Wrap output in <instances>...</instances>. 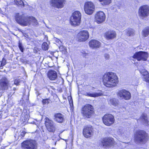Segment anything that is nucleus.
Listing matches in <instances>:
<instances>
[{
	"label": "nucleus",
	"instance_id": "obj_1",
	"mask_svg": "<svg viewBox=\"0 0 149 149\" xmlns=\"http://www.w3.org/2000/svg\"><path fill=\"white\" fill-rule=\"evenodd\" d=\"M102 79L104 85L107 87L115 86L118 82L117 76L115 73L112 72L105 73L103 76Z\"/></svg>",
	"mask_w": 149,
	"mask_h": 149
},
{
	"label": "nucleus",
	"instance_id": "obj_2",
	"mask_svg": "<svg viewBox=\"0 0 149 149\" xmlns=\"http://www.w3.org/2000/svg\"><path fill=\"white\" fill-rule=\"evenodd\" d=\"M149 139L148 134L144 130H137L134 134V139L136 143L144 144L148 141Z\"/></svg>",
	"mask_w": 149,
	"mask_h": 149
},
{
	"label": "nucleus",
	"instance_id": "obj_3",
	"mask_svg": "<svg viewBox=\"0 0 149 149\" xmlns=\"http://www.w3.org/2000/svg\"><path fill=\"white\" fill-rule=\"evenodd\" d=\"M15 20L19 24L24 26L29 25L31 24L30 17L26 16L24 15L18 13L15 16Z\"/></svg>",
	"mask_w": 149,
	"mask_h": 149
},
{
	"label": "nucleus",
	"instance_id": "obj_4",
	"mask_svg": "<svg viewBox=\"0 0 149 149\" xmlns=\"http://www.w3.org/2000/svg\"><path fill=\"white\" fill-rule=\"evenodd\" d=\"M81 14L79 11H74L72 14L70 19V23L71 25H79L81 22Z\"/></svg>",
	"mask_w": 149,
	"mask_h": 149
},
{
	"label": "nucleus",
	"instance_id": "obj_5",
	"mask_svg": "<svg viewBox=\"0 0 149 149\" xmlns=\"http://www.w3.org/2000/svg\"><path fill=\"white\" fill-rule=\"evenodd\" d=\"M94 113L93 107L90 104L85 105L82 109L81 113L83 116L85 118H90Z\"/></svg>",
	"mask_w": 149,
	"mask_h": 149
},
{
	"label": "nucleus",
	"instance_id": "obj_6",
	"mask_svg": "<svg viewBox=\"0 0 149 149\" xmlns=\"http://www.w3.org/2000/svg\"><path fill=\"white\" fill-rule=\"evenodd\" d=\"M95 8L94 3L91 1H87L84 3V9L85 12L88 15H91L94 13Z\"/></svg>",
	"mask_w": 149,
	"mask_h": 149
},
{
	"label": "nucleus",
	"instance_id": "obj_7",
	"mask_svg": "<svg viewBox=\"0 0 149 149\" xmlns=\"http://www.w3.org/2000/svg\"><path fill=\"white\" fill-rule=\"evenodd\" d=\"M23 149H37L36 142L33 140H27L22 143Z\"/></svg>",
	"mask_w": 149,
	"mask_h": 149
},
{
	"label": "nucleus",
	"instance_id": "obj_8",
	"mask_svg": "<svg viewBox=\"0 0 149 149\" xmlns=\"http://www.w3.org/2000/svg\"><path fill=\"white\" fill-rule=\"evenodd\" d=\"M148 57L147 52L141 51L135 52L132 56L134 58L139 61H146L147 60Z\"/></svg>",
	"mask_w": 149,
	"mask_h": 149
},
{
	"label": "nucleus",
	"instance_id": "obj_9",
	"mask_svg": "<svg viewBox=\"0 0 149 149\" xmlns=\"http://www.w3.org/2000/svg\"><path fill=\"white\" fill-rule=\"evenodd\" d=\"M139 16L143 19L149 15V7L147 5H143L140 7L138 10Z\"/></svg>",
	"mask_w": 149,
	"mask_h": 149
},
{
	"label": "nucleus",
	"instance_id": "obj_10",
	"mask_svg": "<svg viewBox=\"0 0 149 149\" xmlns=\"http://www.w3.org/2000/svg\"><path fill=\"white\" fill-rule=\"evenodd\" d=\"M89 38L88 31L85 30L81 31L77 34V39L78 41L84 42L86 41Z\"/></svg>",
	"mask_w": 149,
	"mask_h": 149
},
{
	"label": "nucleus",
	"instance_id": "obj_11",
	"mask_svg": "<svg viewBox=\"0 0 149 149\" xmlns=\"http://www.w3.org/2000/svg\"><path fill=\"white\" fill-rule=\"evenodd\" d=\"M65 2V0H50V4L54 7L61 8L64 6Z\"/></svg>",
	"mask_w": 149,
	"mask_h": 149
},
{
	"label": "nucleus",
	"instance_id": "obj_12",
	"mask_svg": "<svg viewBox=\"0 0 149 149\" xmlns=\"http://www.w3.org/2000/svg\"><path fill=\"white\" fill-rule=\"evenodd\" d=\"M104 124L107 126H110L114 122V117L111 114H107L104 115L102 118Z\"/></svg>",
	"mask_w": 149,
	"mask_h": 149
},
{
	"label": "nucleus",
	"instance_id": "obj_13",
	"mask_svg": "<svg viewBox=\"0 0 149 149\" xmlns=\"http://www.w3.org/2000/svg\"><path fill=\"white\" fill-rule=\"evenodd\" d=\"M45 120V125L47 130L50 132H54L55 131L56 128L54 125L53 121L47 117H46Z\"/></svg>",
	"mask_w": 149,
	"mask_h": 149
},
{
	"label": "nucleus",
	"instance_id": "obj_14",
	"mask_svg": "<svg viewBox=\"0 0 149 149\" xmlns=\"http://www.w3.org/2000/svg\"><path fill=\"white\" fill-rule=\"evenodd\" d=\"M93 128L92 126H86L83 129V134L85 138H89L93 135Z\"/></svg>",
	"mask_w": 149,
	"mask_h": 149
},
{
	"label": "nucleus",
	"instance_id": "obj_15",
	"mask_svg": "<svg viewBox=\"0 0 149 149\" xmlns=\"http://www.w3.org/2000/svg\"><path fill=\"white\" fill-rule=\"evenodd\" d=\"M105 14L103 12H98L95 15V22L98 24L101 23L105 21Z\"/></svg>",
	"mask_w": 149,
	"mask_h": 149
},
{
	"label": "nucleus",
	"instance_id": "obj_16",
	"mask_svg": "<svg viewBox=\"0 0 149 149\" xmlns=\"http://www.w3.org/2000/svg\"><path fill=\"white\" fill-rule=\"evenodd\" d=\"M130 93L124 89L120 91L118 93V95L121 99L128 100L130 97Z\"/></svg>",
	"mask_w": 149,
	"mask_h": 149
},
{
	"label": "nucleus",
	"instance_id": "obj_17",
	"mask_svg": "<svg viewBox=\"0 0 149 149\" xmlns=\"http://www.w3.org/2000/svg\"><path fill=\"white\" fill-rule=\"evenodd\" d=\"M103 146L108 147L112 146L114 143L113 138L111 137H106L103 138L101 141Z\"/></svg>",
	"mask_w": 149,
	"mask_h": 149
},
{
	"label": "nucleus",
	"instance_id": "obj_18",
	"mask_svg": "<svg viewBox=\"0 0 149 149\" xmlns=\"http://www.w3.org/2000/svg\"><path fill=\"white\" fill-rule=\"evenodd\" d=\"M8 81L5 77L2 78L0 80V89L5 90L8 88Z\"/></svg>",
	"mask_w": 149,
	"mask_h": 149
},
{
	"label": "nucleus",
	"instance_id": "obj_19",
	"mask_svg": "<svg viewBox=\"0 0 149 149\" xmlns=\"http://www.w3.org/2000/svg\"><path fill=\"white\" fill-rule=\"evenodd\" d=\"M105 38L107 40H111L116 37V32L113 30H109L105 33Z\"/></svg>",
	"mask_w": 149,
	"mask_h": 149
},
{
	"label": "nucleus",
	"instance_id": "obj_20",
	"mask_svg": "<svg viewBox=\"0 0 149 149\" xmlns=\"http://www.w3.org/2000/svg\"><path fill=\"white\" fill-rule=\"evenodd\" d=\"M54 121L59 123H62L64 120L63 116L61 113H58L54 114Z\"/></svg>",
	"mask_w": 149,
	"mask_h": 149
},
{
	"label": "nucleus",
	"instance_id": "obj_21",
	"mask_svg": "<svg viewBox=\"0 0 149 149\" xmlns=\"http://www.w3.org/2000/svg\"><path fill=\"white\" fill-rule=\"evenodd\" d=\"M47 76L49 79L52 80H55L57 77V73L54 70H51L49 71Z\"/></svg>",
	"mask_w": 149,
	"mask_h": 149
},
{
	"label": "nucleus",
	"instance_id": "obj_22",
	"mask_svg": "<svg viewBox=\"0 0 149 149\" xmlns=\"http://www.w3.org/2000/svg\"><path fill=\"white\" fill-rule=\"evenodd\" d=\"M90 47H100L101 45V43L97 40H92L89 42Z\"/></svg>",
	"mask_w": 149,
	"mask_h": 149
},
{
	"label": "nucleus",
	"instance_id": "obj_23",
	"mask_svg": "<svg viewBox=\"0 0 149 149\" xmlns=\"http://www.w3.org/2000/svg\"><path fill=\"white\" fill-rule=\"evenodd\" d=\"M103 95V94L101 93H86L84 94L86 96L93 97H96L102 96Z\"/></svg>",
	"mask_w": 149,
	"mask_h": 149
},
{
	"label": "nucleus",
	"instance_id": "obj_24",
	"mask_svg": "<svg viewBox=\"0 0 149 149\" xmlns=\"http://www.w3.org/2000/svg\"><path fill=\"white\" fill-rule=\"evenodd\" d=\"M142 32V35L144 37H145L147 36L149 34V26L146 27L143 30Z\"/></svg>",
	"mask_w": 149,
	"mask_h": 149
},
{
	"label": "nucleus",
	"instance_id": "obj_25",
	"mask_svg": "<svg viewBox=\"0 0 149 149\" xmlns=\"http://www.w3.org/2000/svg\"><path fill=\"white\" fill-rule=\"evenodd\" d=\"M142 119L144 120L145 123L146 125L149 124V122L148 119L147 115L145 114H143L141 116Z\"/></svg>",
	"mask_w": 149,
	"mask_h": 149
},
{
	"label": "nucleus",
	"instance_id": "obj_26",
	"mask_svg": "<svg viewBox=\"0 0 149 149\" xmlns=\"http://www.w3.org/2000/svg\"><path fill=\"white\" fill-rule=\"evenodd\" d=\"M15 2L18 6L24 7V3L22 0H15Z\"/></svg>",
	"mask_w": 149,
	"mask_h": 149
},
{
	"label": "nucleus",
	"instance_id": "obj_27",
	"mask_svg": "<svg viewBox=\"0 0 149 149\" xmlns=\"http://www.w3.org/2000/svg\"><path fill=\"white\" fill-rule=\"evenodd\" d=\"M99 1L103 5H108L111 2V0H99Z\"/></svg>",
	"mask_w": 149,
	"mask_h": 149
},
{
	"label": "nucleus",
	"instance_id": "obj_28",
	"mask_svg": "<svg viewBox=\"0 0 149 149\" xmlns=\"http://www.w3.org/2000/svg\"><path fill=\"white\" fill-rule=\"evenodd\" d=\"M110 103L113 105L116 106L118 104V100L115 98L112 99L110 100Z\"/></svg>",
	"mask_w": 149,
	"mask_h": 149
},
{
	"label": "nucleus",
	"instance_id": "obj_29",
	"mask_svg": "<svg viewBox=\"0 0 149 149\" xmlns=\"http://www.w3.org/2000/svg\"><path fill=\"white\" fill-rule=\"evenodd\" d=\"M31 24L33 23V25H37L38 24L37 21L33 17H30Z\"/></svg>",
	"mask_w": 149,
	"mask_h": 149
},
{
	"label": "nucleus",
	"instance_id": "obj_30",
	"mask_svg": "<svg viewBox=\"0 0 149 149\" xmlns=\"http://www.w3.org/2000/svg\"><path fill=\"white\" fill-rule=\"evenodd\" d=\"M51 100L49 98L43 99L42 101V103L43 105L48 104L51 102Z\"/></svg>",
	"mask_w": 149,
	"mask_h": 149
},
{
	"label": "nucleus",
	"instance_id": "obj_31",
	"mask_svg": "<svg viewBox=\"0 0 149 149\" xmlns=\"http://www.w3.org/2000/svg\"><path fill=\"white\" fill-rule=\"evenodd\" d=\"M60 52L64 54H66L67 52L66 47H59Z\"/></svg>",
	"mask_w": 149,
	"mask_h": 149
},
{
	"label": "nucleus",
	"instance_id": "obj_32",
	"mask_svg": "<svg viewBox=\"0 0 149 149\" xmlns=\"http://www.w3.org/2000/svg\"><path fill=\"white\" fill-rule=\"evenodd\" d=\"M118 133L123 137L124 136H125L126 135V132L125 130H120L118 132Z\"/></svg>",
	"mask_w": 149,
	"mask_h": 149
},
{
	"label": "nucleus",
	"instance_id": "obj_33",
	"mask_svg": "<svg viewBox=\"0 0 149 149\" xmlns=\"http://www.w3.org/2000/svg\"><path fill=\"white\" fill-rule=\"evenodd\" d=\"M145 81L149 83V74L146 75L144 78Z\"/></svg>",
	"mask_w": 149,
	"mask_h": 149
},
{
	"label": "nucleus",
	"instance_id": "obj_34",
	"mask_svg": "<svg viewBox=\"0 0 149 149\" xmlns=\"http://www.w3.org/2000/svg\"><path fill=\"white\" fill-rule=\"evenodd\" d=\"M104 56L106 60H108L110 58V55L107 54H104Z\"/></svg>",
	"mask_w": 149,
	"mask_h": 149
},
{
	"label": "nucleus",
	"instance_id": "obj_35",
	"mask_svg": "<svg viewBox=\"0 0 149 149\" xmlns=\"http://www.w3.org/2000/svg\"><path fill=\"white\" fill-rule=\"evenodd\" d=\"M40 50V49L38 48V47H34L33 51L35 53H38Z\"/></svg>",
	"mask_w": 149,
	"mask_h": 149
},
{
	"label": "nucleus",
	"instance_id": "obj_36",
	"mask_svg": "<svg viewBox=\"0 0 149 149\" xmlns=\"http://www.w3.org/2000/svg\"><path fill=\"white\" fill-rule=\"evenodd\" d=\"M6 60L5 59H3L1 63V66H4V65H5L6 64Z\"/></svg>",
	"mask_w": 149,
	"mask_h": 149
},
{
	"label": "nucleus",
	"instance_id": "obj_37",
	"mask_svg": "<svg viewBox=\"0 0 149 149\" xmlns=\"http://www.w3.org/2000/svg\"><path fill=\"white\" fill-rule=\"evenodd\" d=\"M81 53L82 54H83V56L85 57L86 58H87V57H86L88 55V54L87 53H86V52L84 51H83L82 52H81Z\"/></svg>",
	"mask_w": 149,
	"mask_h": 149
},
{
	"label": "nucleus",
	"instance_id": "obj_38",
	"mask_svg": "<svg viewBox=\"0 0 149 149\" xmlns=\"http://www.w3.org/2000/svg\"><path fill=\"white\" fill-rule=\"evenodd\" d=\"M19 83L20 82L19 80L17 79H16L15 80L14 84L15 85H16L17 86L18 85H19Z\"/></svg>",
	"mask_w": 149,
	"mask_h": 149
},
{
	"label": "nucleus",
	"instance_id": "obj_39",
	"mask_svg": "<svg viewBox=\"0 0 149 149\" xmlns=\"http://www.w3.org/2000/svg\"><path fill=\"white\" fill-rule=\"evenodd\" d=\"M26 133V132H25L24 131H22V132H21V134H20V136L21 135L22 136V137H24V136H25Z\"/></svg>",
	"mask_w": 149,
	"mask_h": 149
},
{
	"label": "nucleus",
	"instance_id": "obj_40",
	"mask_svg": "<svg viewBox=\"0 0 149 149\" xmlns=\"http://www.w3.org/2000/svg\"><path fill=\"white\" fill-rule=\"evenodd\" d=\"M49 46L47 43L44 42L42 44V47H48Z\"/></svg>",
	"mask_w": 149,
	"mask_h": 149
},
{
	"label": "nucleus",
	"instance_id": "obj_41",
	"mask_svg": "<svg viewBox=\"0 0 149 149\" xmlns=\"http://www.w3.org/2000/svg\"><path fill=\"white\" fill-rule=\"evenodd\" d=\"M125 32L127 33V35L130 36V30L129 29L127 30H126Z\"/></svg>",
	"mask_w": 149,
	"mask_h": 149
},
{
	"label": "nucleus",
	"instance_id": "obj_42",
	"mask_svg": "<svg viewBox=\"0 0 149 149\" xmlns=\"http://www.w3.org/2000/svg\"><path fill=\"white\" fill-rule=\"evenodd\" d=\"M43 50H46L48 49V47H41Z\"/></svg>",
	"mask_w": 149,
	"mask_h": 149
},
{
	"label": "nucleus",
	"instance_id": "obj_43",
	"mask_svg": "<svg viewBox=\"0 0 149 149\" xmlns=\"http://www.w3.org/2000/svg\"><path fill=\"white\" fill-rule=\"evenodd\" d=\"M19 49L22 52H23L24 51L23 47H19Z\"/></svg>",
	"mask_w": 149,
	"mask_h": 149
},
{
	"label": "nucleus",
	"instance_id": "obj_44",
	"mask_svg": "<svg viewBox=\"0 0 149 149\" xmlns=\"http://www.w3.org/2000/svg\"><path fill=\"white\" fill-rule=\"evenodd\" d=\"M45 40H48V37L47 36H45Z\"/></svg>",
	"mask_w": 149,
	"mask_h": 149
},
{
	"label": "nucleus",
	"instance_id": "obj_45",
	"mask_svg": "<svg viewBox=\"0 0 149 149\" xmlns=\"http://www.w3.org/2000/svg\"><path fill=\"white\" fill-rule=\"evenodd\" d=\"M22 44L21 43L19 42V44L18 47H22Z\"/></svg>",
	"mask_w": 149,
	"mask_h": 149
},
{
	"label": "nucleus",
	"instance_id": "obj_46",
	"mask_svg": "<svg viewBox=\"0 0 149 149\" xmlns=\"http://www.w3.org/2000/svg\"><path fill=\"white\" fill-rule=\"evenodd\" d=\"M16 89L15 88V87H13V90L15 91V90H16Z\"/></svg>",
	"mask_w": 149,
	"mask_h": 149
},
{
	"label": "nucleus",
	"instance_id": "obj_47",
	"mask_svg": "<svg viewBox=\"0 0 149 149\" xmlns=\"http://www.w3.org/2000/svg\"><path fill=\"white\" fill-rule=\"evenodd\" d=\"M131 34H132L131 32Z\"/></svg>",
	"mask_w": 149,
	"mask_h": 149
},
{
	"label": "nucleus",
	"instance_id": "obj_48",
	"mask_svg": "<svg viewBox=\"0 0 149 149\" xmlns=\"http://www.w3.org/2000/svg\"><path fill=\"white\" fill-rule=\"evenodd\" d=\"M1 10V9L0 8V10Z\"/></svg>",
	"mask_w": 149,
	"mask_h": 149
}]
</instances>
